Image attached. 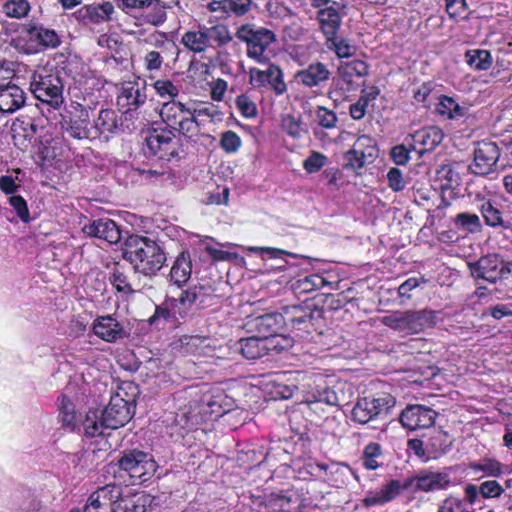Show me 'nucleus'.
Wrapping results in <instances>:
<instances>
[{
    "mask_svg": "<svg viewBox=\"0 0 512 512\" xmlns=\"http://www.w3.org/2000/svg\"><path fill=\"white\" fill-rule=\"evenodd\" d=\"M122 256L138 273L152 277L164 266V250L154 240L140 235H130L124 242Z\"/></svg>",
    "mask_w": 512,
    "mask_h": 512,
    "instance_id": "f257e3e1",
    "label": "nucleus"
},
{
    "mask_svg": "<svg viewBox=\"0 0 512 512\" xmlns=\"http://www.w3.org/2000/svg\"><path fill=\"white\" fill-rule=\"evenodd\" d=\"M235 36L246 44V55L258 64H268L273 52L271 46L277 43L275 32L264 26L254 23H245L239 26Z\"/></svg>",
    "mask_w": 512,
    "mask_h": 512,
    "instance_id": "f03ea898",
    "label": "nucleus"
},
{
    "mask_svg": "<svg viewBox=\"0 0 512 512\" xmlns=\"http://www.w3.org/2000/svg\"><path fill=\"white\" fill-rule=\"evenodd\" d=\"M135 410L126 406L119 398H110L108 405L98 418L95 413L87 414L83 427L90 437L102 435L104 428L118 429L126 425L133 417Z\"/></svg>",
    "mask_w": 512,
    "mask_h": 512,
    "instance_id": "7ed1b4c3",
    "label": "nucleus"
},
{
    "mask_svg": "<svg viewBox=\"0 0 512 512\" xmlns=\"http://www.w3.org/2000/svg\"><path fill=\"white\" fill-rule=\"evenodd\" d=\"M63 82L57 71L38 68L31 76L30 90L38 100L57 108L63 103Z\"/></svg>",
    "mask_w": 512,
    "mask_h": 512,
    "instance_id": "20e7f679",
    "label": "nucleus"
},
{
    "mask_svg": "<svg viewBox=\"0 0 512 512\" xmlns=\"http://www.w3.org/2000/svg\"><path fill=\"white\" fill-rule=\"evenodd\" d=\"M435 313L432 310L395 311L382 317L381 322L396 331L406 334H416L435 324Z\"/></svg>",
    "mask_w": 512,
    "mask_h": 512,
    "instance_id": "39448f33",
    "label": "nucleus"
},
{
    "mask_svg": "<svg viewBox=\"0 0 512 512\" xmlns=\"http://www.w3.org/2000/svg\"><path fill=\"white\" fill-rule=\"evenodd\" d=\"M470 273L475 279H482L490 283L508 279L512 276V261H504L497 253L482 256L475 262H469Z\"/></svg>",
    "mask_w": 512,
    "mask_h": 512,
    "instance_id": "423d86ee",
    "label": "nucleus"
},
{
    "mask_svg": "<svg viewBox=\"0 0 512 512\" xmlns=\"http://www.w3.org/2000/svg\"><path fill=\"white\" fill-rule=\"evenodd\" d=\"M160 116L163 122L188 139L196 138V125L192 121L191 108L174 100L162 105Z\"/></svg>",
    "mask_w": 512,
    "mask_h": 512,
    "instance_id": "0eeeda50",
    "label": "nucleus"
},
{
    "mask_svg": "<svg viewBox=\"0 0 512 512\" xmlns=\"http://www.w3.org/2000/svg\"><path fill=\"white\" fill-rule=\"evenodd\" d=\"M118 465L129 474L133 484L147 481L157 469V464L150 454L136 449L124 451Z\"/></svg>",
    "mask_w": 512,
    "mask_h": 512,
    "instance_id": "6e6552de",
    "label": "nucleus"
},
{
    "mask_svg": "<svg viewBox=\"0 0 512 512\" xmlns=\"http://www.w3.org/2000/svg\"><path fill=\"white\" fill-rule=\"evenodd\" d=\"M395 404V398L387 393L359 398L351 412L352 420L362 425L367 424L382 413H387Z\"/></svg>",
    "mask_w": 512,
    "mask_h": 512,
    "instance_id": "1a4fd4ad",
    "label": "nucleus"
},
{
    "mask_svg": "<svg viewBox=\"0 0 512 512\" xmlns=\"http://www.w3.org/2000/svg\"><path fill=\"white\" fill-rule=\"evenodd\" d=\"M249 83L254 89L260 91L270 89L278 96L287 91L283 70L273 63H270L266 70L250 68Z\"/></svg>",
    "mask_w": 512,
    "mask_h": 512,
    "instance_id": "9d476101",
    "label": "nucleus"
},
{
    "mask_svg": "<svg viewBox=\"0 0 512 512\" xmlns=\"http://www.w3.org/2000/svg\"><path fill=\"white\" fill-rule=\"evenodd\" d=\"M121 496L120 486L100 487L89 496L83 512H121Z\"/></svg>",
    "mask_w": 512,
    "mask_h": 512,
    "instance_id": "9b49d317",
    "label": "nucleus"
},
{
    "mask_svg": "<svg viewBox=\"0 0 512 512\" xmlns=\"http://www.w3.org/2000/svg\"><path fill=\"white\" fill-rule=\"evenodd\" d=\"M500 149L494 142L481 141L474 150V159L469 169L472 173L486 176L496 170Z\"/></svg>",
    "mask_w": 512,
    "mask_h": 512,
    "instance_id": "f8f14e48",
    "label": "nucleus"
},
{
    "mask_svg": "<svg viewBox=\"0 0 512 512\" xmlns=\"http://www.w3.org/2000/svg\"><path fill=\"white\" fill-rule=\"evenodd\" d=\"M150 153L160 159L170 160L178 155L175 134L171 129H153L146 137Z\"/></svg>",
    "mask_w": 512,
    "mask_h": 512,
    "instance_id": "ddd939ff",
    "label": "nucleus"
},
{
    "mask_svg": "<svg viewBox=\"0 0 512 512\" xmlns=\"http://www.w3.org/2000/svg\"><path fill=\"white\" fill-rule=\"evenodd\" d=\"M437 413L430 407L414 404L402 410L399 421L409 430L425 429L433 426Z\"/></svg>",
    "mask_w": 512,
    "mask_h": 512,
    "instance_id": "4468645a",
    "label": "nucleus"
},
{
    "mask_svg": "<svg viewBox=\"0 0 512 512\" xmlns=\"http://www.w3.org/2000/svg\"><path fill=\"white\" fill-rule=\"evenodd\" d=\"M450 484V476L445 472H420L404 482V488H415L421 491L440 490Z\"/></svg>",
    "mask_w": 512,
    "mask_h": 512,
    "instance_id": "2eb2a0df",
    "label": "nucleus"
},
{
    "mask_svg": "<svg viewBox=\"0 0 512 512\" xmlns=\"http://www.w3.org/2000/svg\"><path fill=\"white\" fill-rule=\"evenodd\" d=\"M83 231L88 236L99 238L109 244H116L121 239V231L118 225L109 218L93 220L83 227Z\"/></svg>",
    "mask_w": 512,
    "mask_h": 512,
    "instance_id": "dca6fc26",
    "label": "nucleus"
},
{
    "mask_svg": "<svg viewBox=\"0 0 512 512\" xmlns=\"http://www.w3.org/2000/svg\"><path fill=\"white\" fill-rule=\"evenodd\" d=\"M413 149L420 154L434 150L443 140L444 134L437 126L424 127L410 135Z\"/></svg>",
    "mask_w": 512,
    "mask_h": 512,
    "instance_id": "f3484780",
    "label": "nucleus"
},
{
    "mask_svg": "<svg viewBox=\"0 0 512 512\" xmlns=\"http://www.w3.org/2000/svg\"><path fill=\"white\" fill-rule=\"evenodd\" d=\"M93 332L100 339L106 342H116L126 337L122 325L112 316H99L94 320Z\"/></svg>",
    "mask_w": 512,
    "mask_h": 512,
    "instance_id": "a211bd4d",
    "label": "nucleus"
},
{
    "mask_svg": "<svg viewBox=\"0 0 512 512\" xmlns=\"http://www.w3.org/2000/svg\"><path fill=\"white\" fill-rule=\"evenodd\" d=\"M330 75L331 72L324 63L314 62L309 64L307 68L297 71L294 77L298 83L312 88L329 80Z\"/></svg>",
    "mask_w": 512,
    "mask_h": 512,
    "instance_id": "6ab92c4d",
    "label": "nucleus"
},
{
    "mask_svg": "<svg viewBox=\"0 0 512 512\" xmlns=\"http://www.w3.org/2000/svg\"><path fill=\"white\" fill-rule=\"evenodd\" d=\"M25 93L16 84L0 86V112L14 113L25 104Z\"/></svg>",
    "mask_w": 512,
    "mask_h": 512,
    "instance_id": "aec40b11",
    "label": "nucleus"
},
{
    "mask_svg": "<svg viewBox=\"0 0 512 512\" xmlns=\"http://www.w3.org/2000/svg\"><path fill=\"white\" fill-rule=\"evenodd\" d=\"M252 5V0H219L208 3L207 9L210 12L220 13L221 18L230 14L241 17L251 10Z\"/></svg>",
    "mask_w": 512,
    "mask_h": 512,
    "instance_id": "412c9836",
    "label": "nucleus"
},
{
    "mask_svg": "<svg viewBox=\"0 0 512 512\" xmlns=\"http://www.w3.org/2000/svg\"><path fill=\"white\" fill-rule=\"evenodd\" d=\"M270 344L271 341L267 337H249L238 342V349L246 359L256 360L269 353Z\"/></svg>",
    "mask_w": 512,
    "mask_h": 512,
    "instance_id": "4be33fe9",
    "label": "nucleus"
},
{
    "mask_svg": "<svg viewBox=\"0 0 512 512\" xmlns=\"http://www.w3.org/2000/svg\"><path fill=\"white\" fill-rule=\"evenodd\" d=\"M147 95L145 87H140L137 83H127L118 96V105L126 107L127 111L136 110L146 101Z\"/></svg>",
    "mask_w": 512,
    "mask_h": 512,
    "instance_id": "5701e85b",
    "label": "nucleus"
},
{
    "mask_svg": "<svg viewBox=\"0 0 512 512\" xmlns=\"http://www.w3.org/2000/svg\"><path fill=\"white\" fill-rule=\"evenodd\" d=\"M192 121L196 125V137L200 134L201 127L207 122L218 123L223 120V113L212 103H204L191 108Z\"/></svg>",
    "mask_w": 512,
    "mask_h": 512,
    "instance_id": "b1692460",
    "label": "nucleus"
},
{
    "mask_svg": "<svg viewBox=\"0 0 512 512\" xmlns=\"http://www.w3.org/2000/svg\"><path fill=\"white\" fill-rule=\"evenodd\" d=\"M404 488V483L399 480H391L380 490L369 493L364 503L366 506L382 505L395 499Z\"/></svg>",
    "mask_w": 512,
    "mask_h": 512,
    "instance_id": "393cba45",
    "label": "nucleus"
},
{
    "mask_svg": "<svg viewBox=\"0 0 512 512\" xmlns=\"http://www.w3.org/2000/svg\"><path fill=\"white\" fill-rule=\"evenodd\" d=\"M114 12V6L110 2L102 4L86 5L79 9L77 12L78 17L83 20H88L91 23H100L110 19Z\"/></svg>",
    "mask_w": 512,
    "mask_h": 512,
    "instance_id": "a878e982",
    "label": "nucleus"
},
{
    "mask_svg": "<svg viewBox=\"0 0 512 512\" xmlns=\"http://www.w3.org/2000/svg\"><path fill=\"white\" fill-rule=\"evenodd\" d=\"M192 273V261L188 252H182L174 261L170 278L178 287H182L188 282Z\"/></svg>",
    "mask_w": 512,
    "mask_h": 512,
    "instance_id": "bb28decb",
    "label": "nucleus"
},
{
    "mask_svg": "<svg viewBox=\"0 0 512 512\" xmlns=\"http://www.w3.org/2000/svg\"><path fill=\"white\" fill-rule=\"evenodd\" d=\"M317 19L326 39L337 35L341 26V16L337 9L334 7L321 9L318 11Z\"/></svg>",
    "mask_w": 512,
    "mask_h": 512,
    "instance_id": "cd10ccee",
    "label": "nucleus"
},
{
    "mask_svg": "<svg viewBox=\"0 0 512 512\" xmlns=\"http://www.w3.org/2000/svg\"><path fill=\"white\" fill-rule=\"evenodd\" d=\"M478 209L487 226L492 228H509V223L505 221L503 212L490 200L481 198V204L479 205Z\"/></svg>",
    "mask_w": 512,
    "mask_h": 512,
    "instance_id": "c85d7f7f",
    "label": "nucleus"
},
{
    "mask_svg": "<svg viewBox=\"0 0 512 512\" xmlns=\"http://www.w3.org/2000/svg\"><path fill=\"white\" fill-rule=\"evenodd\" d=\"M452 443L453 440L447 432L433 429L426 440V449L434 456H438L447 453Z\"/></svg>",
    "mask_w": 512,
    "mask_h": 512,
    "instance_id": "c756f323",
    "label": "nucleus"
},
{
    "mask_svg": "<svg viewBox=\"0 0 512 512\" xmlns=\"http://www.w3.org/2000/svg\"><path fill=\"white\" fill-rule=\"evenodd\" d=\"M182 44L193 53H202L209 48L205 25H199L198 30H189L182 35Z\"/></svg>",
    "mask_w": 512,
    "mask_h": 512,
    "instance_id": "7c9ffc66",
    "label": "nucleus"
},
{
    "mask_svg": "<svg viewBox=\"0 0 512 512\" xmlns=\"http://www.w3.org/2000/svg\"><path fill=\"white\" fill-rule=\"evenodd\" d=\"M58 421L61 426L69 431L78 427V417L73 402L65 395L60 398Z\"/></svg>",
    "mask_w": 512,
    "mask_h": 512,
    "instance_id": "2f4dec72",
    "label": "nucleus"
},
{
    "mask_svg": "<svg viewBox=\"0 0 512 512\" xmlns=\"http://www.w3.org/2000/svg\"><path fill=\"white\" fill-rule=\"evenodd\" d=\"M205 32L207 34L209 48L226 46L233 39L228 26L225 24L220 23L209 27L205 25Z\"/></svg>",
    "mask_w": 512,
    "mask_h": 512,
    "instance_id": "473e14b6",
    "label": "nucleus"
},
{
    "mask_svg": "<svg viewBox=\"0 0 512 512\" xmlns=\"http://www.w3.org/2000/svg\"><path fill=\"white\" fill-rule=\"evenodd\" d=\"M285 324V316L280 313H266L255 319L257 330L268 338V335L274 334Z\"/></svg>",
    "mask_w": 512,
    "mask_h": 512,
    "instance_id": "72a5a7b5",
    "label": "nucleus"
},
{
    "mask_svg": "<svg viewBox=\"0 0 512 512\" xmlns=\"http://www.w3.org/2000/svg\"><path fill=\"white\" fill-rule=\"evenodd\" d=\"M139 395L138 386L132 381H123L116 386L110 398H119L126 406L135 410Z\"/></svg>",
    "mask_w": 512,
    "mask_h": 512,
    "instance_id": "f704fd0d",
    "label": "nucleus"
},
{
    "mask_svg": "<svg viewBox=\"0 0 512 512\" xmlns=\"http://www.w3.org/2000/svg\"><path fill=\"white\" fill-rule=\"evenodd\" d=\"M453 223L457 230L468 234H477L483 229L480 217L469 212L458 213L453 219Z\"/></svg>",
    "mask_w": 512,
    "mask_h": 512,
    "instance_id": "c9c22d12",
    "label": "nucleus"
},
{
    "mask_svg": "<svg viewBox=\"0 0 512 512\" xmlns=\"http://www.w3.org/2000/svg\"><path fill=\"white\" fill-rule=\"evenodd\" d=\"M211 340L207 337L192 335L183 336L181 343L185 347V351L194 355H208L212 352Z\"/></svg>",
    "mask_w": 512,
    "mask_h": 512,
    "instance_id": "e433bc0d",
    "label": "nucleus"
},
{
    "mask_svg": "<svg viewBox=\"0 0 512 512\" xmlns=\"http://www.w3.org/2000/svg\"><path fill=\"white\" fill-rule=\"evenodd\" d=\"M354 154H360V157L374 162L378 157V147L375 139L368 135L359 136L353 144Z\"/></svg>",
    "mask_w": 512,
    "mask_h": 512,
    "instance_id": "4c0bfd02",
    "label": "nucleus"
},
{
    "mask_svg": "<svg viewBox=\"0 0 512 512\" xmlns=\"http://www.w3.org/2000/svg\"><path fill=\"white\" fill-rule=\"evenodd\" d=\"M201 288L193 287L183 290L178 298H170V306L173 309H178V314L184 316L187 310L197 302Z\"/></svg>",
    "mask_w": 512,
    "mask_h": 512,
    "instance_id": "58836bf2",
    "label": "nucleus"
},
{
    "mask_svg": "<svg viewBox=\"0 0 512 512\" xmlns=\"http://www.w3.org/2000/svg\"><path fill=\"white\" fill-rule=\"evenodd\" d=\"M27 31L31 40L37 41L44 47L55 48L60 44V39L54 30L42 26H31Z\"/></svg>",
    "mask_w": 512,
    "mask_h": 512,
    "instance_id": "ea45409f",
    "label": "nucleus"
},
{
    "mask_svg": "<svg viewBox=\"0 0 512 512\" xmlns=\"http://www.w3.org/2000/svg\"><path fill=\"white\" fill-rule=\"evenodd\" d=\"M313 313L303 309L301 306H293L285 309V324H290L293 328L302 329V325L311 322Z\"/></svg>",
    "mask_w": 512,
    "mask_h": 512,
    "instance_id": "a19ab883",
    "label": "nucleus"
},
{
    "mask_svg": "<svg viewBox=\"0 0 512 512\" xmlns=\"http://www.w3.org/2000/svg\"><path fill=\"white\" fill-rule=\"evenodd\" d=\"M467 64L478 71L488 70L492 65V56L488 50H468L465 54Z\"/></svg>",
    "mask_w": 512,
    "mask_h": 512,
    "instance_id": "79ce46f5",
    "label": "nucleus"
},
{
    "mask_svg": "<svg viewBox=\"0 0 512 512\" xmlns=\"http://www.w3.org/2000/svg\"><path fill=\"white\" fill-rule=\"evenodd\" d=\"M94 127L98 134L114 133L117 129V115L112 109H102Z\"/></svg>",
    "mask_w": 512,
    "mask_h": 512,
    "instance_id": "37998d69",
    "label": "nucleus"
},
{
    "mask_svg": "<svg viewBox=\"0 0 512 512\" xmlns=\"http://www.w3.org/2000/svg\"><path fill=\"white\" fill-rule=\"evenodd\" d=\"M342 79L351 82L354 76L364 77L368 74V65L362 60H353L345 63L339 68Z\"/></svg>",
    "mask_w": 512,
    "mask_h": 512,
    "instance_id": "c03bdc74",
    "label": "nucleus"
},
{
    "mask_svg": "<svg viewBox=\"0 0 512 512\" xmlns=\"http://www.w3.org/2000/svg\"><path fill=\"white\" fill-rule=\"evenodd\" d=\"M339 386L340 385L317 389L315 395L316 402H322L330 406L341 405V402L343 400V393L342 390L339 389Z\"/></svg>",
    "mask_w": 512,
    "mask_h": 512,
    "instance_id": "a18cd8bd",
    "label": "nucleus"
},
{
    "mask_svg": "<svg viewBox=\"0 0 512 512\" xmlns=\"http://www.w3.org/2000/svg\"><path fill=\"white\" fill-rule=\"evenodd\" d=\"M326 47L335 52L339 58H348L355 54L356 48L347 40L337 37V35L326 39Z\"/></svg>",
    "mask_w": 512,
    "mask_h": 512,
    "instance_id": "49530a36",
    "label": "nucleus"
},
{
    "mask_svg": "<svg viewBox=\"0 0 512 512\" xmlns=\"http://www.w3.org/2000/svg\"><path fill=\"white\" fill-rule=\"evenodd\" d=\"M153 4L160 9L148 16V22L154 26H159L166 21V13L164 10L179 6L180 0H151V6Z\"/></svg>",
    "mask_w": 512,
    "mask_h": 512,
    "instance_id": "de8ad7c7",
    "label": "nucleus"
},
{
    "mask_svg": "<svg viewBox=\"0 0 512 512\" xmlns=\"http://www.w3.org/2000/svg\"><path fill=\"white\" fill-rule=\"evenodd\" d=\"M382 454L380 444L371 442L364 448L360 458L362 466L367 470H376L379 467L377 458Z\"/></svg>",
    "mask_w": 512,
    "mask_h": 512,
    "instance_id": "09e8293b",
    "label": "nucleus"
},
{
    "mask_svg": "<svg viewBox=\"0 0 512 512\" xmlns=\"http://www.w3.org/2000/svg\"><path fill=\"white\" fill-rule=\"evenodd\" d=\"M109 280L119 292L133 293L135 291L129 282L128 275L121 269L118 264H115L113 271L110 274Z\"/></svg>",
    "mask_w": 512,
    "mask_h": 512,
    "instance_id": "8fccbe9b",
    "label": "nucleus"
},
{
    "mask_svg": "<svg viewBox=\"0 0 512 512\" xmlns=\"http://www.w3.org/2000/svg\"><path fill=\"white\" fill-rule=\"evenodd\" d=\"M29 11L30 4L27 0H8L3 7V12L11 18H23Z\"/></svg>",
    "mask_w": 512,
    "mask_h": 512,
    "instance_id": "3c124183",
    "label": "nucleus"
},
{
    "mask_svg": "<svg viewBox=\"0 0 512 512\" xmlns=\"http://www.w3.org/2000/svg\"><path fill=\"white\" fill-rule=\"evenodd\" d=\"M89 116L86 111H83V118L71 121L68 133L75 139L89 138L90 132L88 129Z\"/></svg>",
    "mask_w": 512,
    "mask_h": 512,
    "instance_id": "603ef678",
    "label": "nucleus"
},
{
    "mask_svg": "<svg viewBox=\"0 0 512 512\" xmlns=\"http://www.w3.org/2000/svg\"><path fill=\"white\" fill-rule=\"evenodd\" d=\"M471 469L475 472H484L491 477H499L503 473L502 464L495 459H484L480 463H473Z\"/></svg>",
    "mask_w": 512,
    "mask_h": 512,
    "instance_id": "864d4df0",
    "label": "nucleus"
},
{
    "mask_svg": "<svg viewBox=\"0 0 512 512\" xmlns=\"http://www.w3.org/2000/svg\"><path fill=\"white\" fill-rule=\"evenodd\" d=\"M316 120L319 126L325 129H334L338 123V117L336 113L324 106L317 107Z\"/></svg>",
    "mask_w": 512,
    "mask_h": 512,
    "instance_id": "5fc2aeb1",
    "label": "nucleus"
},
{
    "mask_svg": "<svg viewBox=\"0 0 512 512\" xmlns=\"http://www.w3.org/2000/svg\"><path fill=\"white\" fill-rule=\"evenodd\" d=\"M326 283V280L322 276L318 274H312L297 281L296 289L301 293H306L316 289H320Z\"/></svg>",
    "mask_w": 512,
    "mask_h": 512,
    "instance_id": "6e6d98bb",
    "label": "nucleus"
},
{
    "mask_svg": "<svg viewBox=\"0 0 512 512\" xmlns=\"http://www.w3.org/2000/svg\"><path fill=\"white\" fill-rule=\"evenodd\" d=\"M220 146L227 153H234L241 146V138L234 131L228 130L222 133Z\"/></svg>",
    "mask_w": 512,
    "mask_h": 512,
    "instance_id": "4d7b16f0",
    "label": "nucleus"
},
{
    "mask_svg": "<svg viewBox=\"0 0 512 512\" xmlns=\"http://www.w3.org/2000/svg\"><path fill=\"white\" fill-rule=\"evenodd\" d=\"M235 104L242 116L253 118L257 115L256 104L248 96L244 94L237 96Z\"/></svg>",
    "mask_w": 512,
    "mask_h": 512,
    "instance_id": "13d9d810",
    "label": "nucleus"
},
{
    "mask_svg": "<svg viewBox=\"0 0 512 512\" xmlns=\"http://www.w3.org/2000/svg\"><path fill=\"white\" fill-rule=\"evenodd\" d=\"M326 162L327 157L324 154L313 151L310 156L304 160L303 167L308 173H315L324 167Z\"/></svg>",
    "mask_w": 512,
    "mask_h": 512,
    "instance_id": "bf43d9fd",
    "label": "nucleus"
},
{
    "mask_svg": "<svg viewBox=\"0 0 512 512\" xmlns=\"http://www.w3.org/2000/svg\"><path fill=\"white\" fill-rule=\"evenodd\" d=\"M282 128L288 135L293 138H299L303 131L300 119H297L290 114H287L283 117Z\"/></svg>",
    "mask_w": 512,
    "mask_h": 512,
    "instance_id": "052dcab7",
    "label": "nucleus"
},
{
    "mask_svg": "<svg viewBox=\"0 0 512 512\" xmlns=\"http://www.w3.org/2000/svg\"><path fill=\"white\" fill-rule=\"evenodd\" d=\"M479 492L484 498H497L503 494L504 489L496 480H488L480 484Z\"/></svg>",
    "mask_w": 512,
    "mask_h": 512,
    "instance_id": "680f3d73",
    "label": "nucleus"
},
{
    "mask_svg": "<svg viewBox=\"0 0 512 512\" xmlns=\"http://www.w3.org/2000/svg\"><path fill=\"white\" fill-rule=\"evenodd\" d=\"M388 186L394 192L402 191L406 186L403 172L398 168H391L387 173Z\"/></svg>",
    "mask_w": 512,
    "mask_h": 512,
    "instance_id": "e2e57ef3",
    "label": "nucleus"
},
{
    "mask_svg": "<svg viewBox=\"0 0 512 512\" xmlns=\"http://www.w3.org/2000/svg\"><path fill=\"white\" fill-rule=\"evenodd\" d=\"M121 512H145L147 499L144 496H138L131 499H122Z\"/></svg>",
    "mask_w": 512,
    "mask_h": 512,
    "instance_id": "0e129e2a",
    "label": "nucleus"
},
{
    "mask_svg": "<svg viewBox=\"0 0 512 512\" xmlns=\"http://www.w3.org/2000/svg\"><path fill=\"white\" fill-rule=\"evenodd\" d=\"M345 159V167L352 171H358L362 169L365 165L372 163V161H368L360 157V154H354L353 149L348 150L344 154Z\"/></svg>",
    "mask_w": 512,
    "mask_h": 512,
    "instance_id": "69168bd1",
    "label": "nucleus"
},
{
    "mask_svg": "<svg viewBox=\"0 0 512 512\" xmlns=\"http://www.w3.org/2000/svg\"><path fill=\"white\" fill-rule=\"evenodd\" d=\"M283 36L285 39L298 41L302 39L306 33L302 25L297 21H291L283 27Z\"/></svg>",
    "mask_w": 512,
    "mask_h": 512,
    "instance_id": "338daca9",
    "label": "nucleus"
},
{
    "mask_svg": "<svg viewBox=\"0 0 512 512\" xmlns=\"http://www.w3.org/2000/svg\"><path fill=\"white\" fill-rule=\"evenodd\" d=\"M10 205L15 209L17 215L23 222H28L29 210L27 207V203L22 196L13 195L9 198Z\"/></svg>",
    "mask_w": 512,
    "mask_h": 512,
    "instance_id": "774afa93",
    "label": "nucleus"
}]
</instances>
